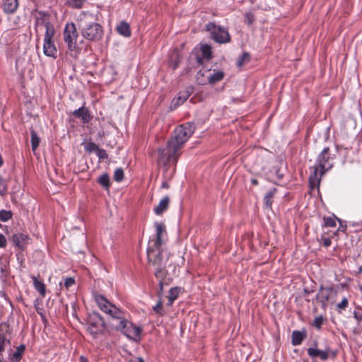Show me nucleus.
Returning a JSON list of instances; mask_svg holds the SVG:
<instances>
[{"label":"nucleus","mask_w":362,"mask_h":362,"mask_svg":"<svg viewBox=\"0 0 362 362\" xmlns=\"http://www.w3.org/2000/svg\"><path fill=\"white\" fill-rule=\"evenodd\" d=\"M7 245V240L6 237L0 233V247H5Z\"/></svg>","instance_id":"obj_39"},{"label":"nucleus","mask_w":362,"mask_h":362,"mask_svg":"<svg viewBox=\"0 0 362 362\" xmlns=\"http://www.w3.org/2000/svg\"><path fill=\"white\" fill-rule=\"evenodd\" d=\"M170 197L168 196L163 197L159 202L158 204L154 208V213L159 216L165 212L169 207Z\"/></svg>","instance_id":"obj_15"},{"label":"nucleus","mask_w":362,"mask_h":362,"mask_svg":"<svg viewBox=\"0 0 362 362\" xmlns=\"http://www.w3.org/2000/svg\"><path fill=\"white\" fill-rule=\"evenodd\" d=\"M250 60V54L247 52H244L237 60L236 64L238 66L241 67L244 64L249 62Z\"/></svg>","instance_id":"obj_25"},{"label":"nucleus","mask_w":362,"mask_h":362,"mask_svg":"<svg viewBox=\"0 0 362 362\" xmlns=\"http://www.w3.org/2000/svg\"><path fill=\"white\" fill-rule=\"evenodd\" d=\"M307 352L312 358L320 357L322 360H327L328 358V352L326 351H322L315 348H308Z\"/></svg>","instance_id":"obj_16"},{"label":"nucleus","mask_w":362,"mask_h":362,"mask_svg":"<svg viewBox=\"0 0 362 362\" xmlns=\"http://www.w3.org/2000/svg\"><path fill=\"white\" fill-rule=\"evenodd\" d=\"M176 57L178 58L177 54H176ZM179 59H177V62L172 65L173 69H175L178 66Z\"/></svg>","instance_id":"obj_42"},{"label":"nucleus","mask_w":362,"mask_h":362,"mask_svg":"<svg viewBox=\"0 0 362 362\" xmlns=\"http://www.w3.org/2000/svg\"><path fill=\"white\" fill-rule=\"evenodd\" d=\"M303 339V334L299 331H294L292 333V344L298 346L301 344Z\"/></svg>","instance_id":"obj_24"},{"label":"nucleus","mask_w":362,"mask_h":362,"mask_svg":"<svg viewBox=\"0 0 362 362\" xmlns=\"http://www.w3.org/2000/svg\"><path fill=\"white\" fill-rule=\"evenodd\" d=\"M358 272L362 273V265L358 268Z\"/></svg>","instance_id":"obj_48"},{"label":"nucleus","mask_w":362,"mask_h":362,"mask_svg":"<svg viewBox=\"0 0 362 362\" xmlns=\"http://www.w3.org/2000/svg\"><path fill=\"white\" fill-rule=\"evenodd\" d=\"M43 52L47 57L57 58V50L53 40L44 41Z\"/></svg>","instance_id":"obj_13"},{"label":"nucleus","mask_w":362,"mask_h":362,"mask_svg":"<svg viewBox=\"0 0 362 362\" xmlns=\"http://www.w3.org/2000/svg\"><path fill=\"white\" fill-rule=\"evenodd\" d=\"M74 117L81 118L83 123H88L90 121L91 117L88 110L85 107H81L73 112Z\"/></svg>","instance_id":"obj_14"},{"label":"nucleus","mask_w":362,"mask_h":362,"mask_svg":"<svg viewBox=\"0 0 362 362\" xmlns=\"http://www.w3.org/2000/svg\"><path fill=\"white\" fill-rule=\"evenodd\" d=\"M98 149V147L97 146L96 144H95L93 143L89 144L86 148V150L90 152H91L93 151H97Z\"/></svg>","instance_id":"obj_40"},{"label":"nucleus","mask_w":362,"mask_h":362,"mask_svg":"<svg viewBox=\"0 0 362 362\" xmlns=\"http://www.w3.org/2000/svg\"><path fill=\"white\" fill-rule=\"evenodd\" d=\"M321 240L322 241V244L325 247H327L331 245V240L329 238L322 237Z\"/></svg>","instance_id":"obj_41"},{"label":"nucleus","mask_w":362,"mask_h":362,"mask_svg":"<svg viewBox=\"0 0 362 362\" xmlns=\"http://www.w3.org/2000/svg\"><path fill=\"white\" fill-rule=\"evenodd\" d=\"M153 310L156 313L159 314L160 315H164V310L163 308L161 300H159L157 304L153 307Z\"/></svg>","instance_id":"obj_34"},{"label":"nucleus","mask_w":362,"mask_h":362,"mask_svg":"<svg viewBox=\"0 0 362 362\" xmlns=\"http://www.w3.org/2000/svg\"><path fill=\"white\" fill-rule=\"evenodd\" d=\"M190 95L189 91L179 93L178 96L175 100L173 101V105L174 107L179 106L182 104Z\"/></svg>","instance_id":"obj_21"},{"label":"nucleus","mask_w":362,"mask_h":362,"mask_svg":"<svg viewBox=\"0 0 362 362\" xmlns=\"http://www.w3.org/2000/svg\"><path fill=\"white\" fill-rule=\"evenodd\" d=\"M4 160L2 156L0 155V167L3 165Z\"/></svg>","instance_id":"obj_47"},{"label":"nucleus","mask_w":362,"mask_h":362,"mask_svg":"<svg viewBox=\"0 0 362 362\" xmlns=\"http://www.w3.org/2000/svg\"><path fill=\"white\" fill-rule=\"evenodd\" d=\"M124 178V171L122 168H117L115 170L114 179L117 182H120Z\"/></svg>","instance_id":"obj_32"},{"label":"nucleus","mask_w":362,"mask_h":362,"mask_svg":"<svg viewBox=\"0 0 362 362\" xmlns=\"http://www.w3.org/2000/svg\"><path fill=\"white\" fill-rule=\"evenodd\" d=\"M6 342V337L4 334L0 333V355L5 349V344Z\"/></svg>","instance_id":"obj_36"},{"label":"nucleus","mask_w":362,"mask_h":362,"mask_svg":"<svg viewBox=\"0 0 362 362\" xmlns=\"http://www.w3.org/2000/svg\"><path fill=\"white\" fill-rule=\"evenodd\" d=\"M156 238L149 240L147 248L148 264L153 267L154 275L159 281L160 290L163 289L165 278L167 274L166 265L168 260V254L161 247L164 243V236L166 234L165 226L163 223H155Z\"/></svg>","instance_id":"obj_1"},{"label":"nucleus","mask_w":362,"mask_h":362,"mask_svg":"<svg viewBox=\"0 0 362 362\" xmlns=\"http://www.w3.org/2000/svg\"><path fill=\"white\" fill-rule=\"evenodd\" d=\"M161 187L162 188H165V189H168V188H169V185L168 184L167 182H163L162 183Z\"/></svg>","instance_id":"obj_43"},{"label":"nucleus","mask_w":362,"mask_h":362,"mask_svg":"<svg viewBox=\"0 0 362 362\" xmlns=\"http://www.w3.org/2000/svg\"><path fill=\"white\" fill-rule=\"evenodd\" d=\"M247 22L249 24H252L253 22V19L252 18V17L249 16L248 15H247Z\"/></svg>","instance_id":"obj_45"},{"label":"nucleus","mask_w":362,"mask_h":362,"mask_svg":"<svg viewBox=\"0 0 362 362\" xmlns=\"http://www.w3.org/2000/svg\"><path fill=\"white\" fill-rule=\"evenodd\" d=\"M75 284V280L74 278L69 277L66 278L64 281V286L66 288L72 286Z\"/></svg>","instance_id":"obj_38"},{"label":"nucleus","mask_w":362,"mask_h":362,"mask_svg":"<svg viewBox=\"0 0 362 362\" xmlns=\"http://www.w3.org/2000/svg\"><path fill=\"white\" fill-rule=\"evenodd\" d=\"M207 30L210 33L211 37L219 44L227 43L230 41V36L225 28L209 23L206 25Z\"/></svg>","instance_id":"obj_8"},{"label":"nucleus","mask_w":362,"mask_h":362,"mask_svg":"<svg viewBox=\"0 0 362 362\" xmlns=\"http://www.w3.org/2000/svg\"><path fill=\"white\" fill-rule=\"evenodd\" d=\"M251 183L253 185H258V181L256 179H252L251 180Z\"/></svg>","instance_id":"obj_44"},{"label":"nucleus","mask_w":362,"mask_h":362,"mask_svg":"<svg viewBox=\"0 0 362 362\" xmlns=\"http://www.w3.org/2000/svg\"><path fill=\"white\" fill-rule=\"evenodd\" d=\"M225 74L221 70L207 69L200 70L197 74V81L199 84L214 85L224 78Z\"/></svg>","instance_id":"obj_6"},{"label":"nucleus","mask_w":362,"mask_h":362,"mask_svg":"<svg viewBox=\"0 0 362 362\" xmlns=\"http://www.w3.org/2000/svg\"><path fill=\"white\" fill-rule=\"evenodd\" d=\"M80 359L81 362H88L87 358L84 356H81Z\"/></svg>","instance_id":"obj_46"},{"label":"nucleus","mask_w":362,"mask_h":362,"mask_svg":"<svg viewBox=\"0 0 362 362\" xmlns=\"http://www.w3.org/2000/svg\"><path fill=\"white\" fill-rule=\"evenodd\" d=\"M337 294L332 287H321L316 295V299L325 308L329 301Z\"/></svg>","instance_id":"obj_11"},{"label":"nucleus","mask_w":362,"mask_h":362,"mask_svg":"<svg viewBox=\"0 0 362 362\" xmlns=\"http://www.w3.org/2000/svg\"><path fill=\"white\" fill-rule=\"evenodd\" d=\"M98 182L105 188L107 189L110 186V180L107 174L104 173L98 178Z\"/></svg>","instance_id":"obj_27"},{"label":"nucleus","mask_w":362,"mask_h":362,"mask_svg":"<svg viewBox=\"0 0 362 362\" xmlns=\"http://www.w3.org/2000/svg\"><path fill=\"white\" fill-rule=\"evenodd\" d=\"M117 31L121 35L128 37L131 35V30L129 25L125 22L122 21L117 27Z\"/></svg>","instance_id":"obj_18"},{"label":"nucleus","mask_w":362,"mask_h":362,"mask_svg":"<svg viewBox=\"0 0 362 362\" xmlns=\"http://www.w3.org/2000/svg\"><path fill=\"white\" fill-rule=\"evenodd\" d=\"M44 28L45 29L44 41L53 40V37L55 33L53 25L49 21H46L43 18L37 19L35 23L36 32L42 31Z\"/></svg>","instance_id":"obj_10"},{"label":"nucleus","mask_w":362,"mask_h":362,"mask_svg":"<svg viewBox=\"0 0 362 362\" xmlns=\"http://www.w3.org/2000/svg\"><path fill=\"white\" fill-rule=\"evenodd\" d=\"M324 226L326 227H335L336 226V218L335 217H324L323 218Z\"/></svg>","instance_id":"obj_31"},{"label":"nucleus","mask_w":362,"mask_h":362,"mask_svg":"<svg viewBox=\"0 0 362 362\" xmlns=\"http://www.w3.org/2000/svg\"><path fill=\"white\" fill-rule=\"evenodd\" d=\"M180 288L178 287L172 288L169 291V294H168V305H172L173 302L177 298L179 293H180Z\"/></svg>","instance_id":"obj_23"},{"label":"nucleus","mask_w":362,"mask_h":362,"mask_svg":"<svg viewBox=\"0 0 362 362\" xmlns=\"http://www.w3.org/2000/svg\"><path fill=\"white\" fill-rule=\"evenodd\" d=\"M105 328V322L101 315L93 312L87 318V330L94 337L102 334Z\"/></svg>","instance_id":"obj_7"},{"label":"nucleus","mask_w":362,"mask_h":362,"mask_svg":"<svg viewBox=\"0 0 362 362\" xmlns=\"http://www.w3.org/2000/svg\"><path fill=\"white\" fill-rule=\"evenodd\" d=\"M78 27L83 37L90 41L100 40L103 35L102 26L93 21V16L90 14L83 13L78 19Z\"/></svg>","instance_id":"obj_5"},{"label":"nucleus","mask_w":362,"mask_h":362,"mask_svg":"<svg viewBox=\"0 0 362 362\" xmlns=\"http://www.w3.org/2000/svg\"><path fill=\"white\" fill-rule=\"evenodd\" d=\"M32 279L35 288L40 293L42 297H45L46 289L44 283L38 281L35 276H32Z\"/></svg>","instance_id":"obj_20"},{"label":"nucleus","mask_w":362,"mask_h":362,"mask_svg":"<svg viewBox=\"0 0 362 362\" xmlns=\"http://www.w3.org/2000/svg\"><path fill=\"white\" fill-rule=\"evenodd\" d=\"M195 129L194 123L187 122L177 127L173 132L171 139L168 141L165 148L158 149V160L163 165L176 163L180 150L190 138Z\"/></svg>","instance_id":"obj_2"},{"label":"nucleus","mask_w":362,"mask_h":362,"mask_svg":"<svg viewBox=\"0 0 362 362\" xmlns=\"http://www.w3.org/2000/svg\"><path fill=\"white\" fill-rule=\"evenodd\" d=\"M13 214L11 211L1 210L0 211V221L6 222L12 218Z\"/></svg>","instance_id":"obj_28"},{"label":"nucleus","mask_w":362,"mask_h":362,"mask_svg":"<svg viewBox=\"0 0 362 362\" xmlns=\"http://www.w3.org/2000/svg\"><path fill=\"white\" fill-rule=\"evenodd\" d=\"M139 362H144V359H143V358H139Z\"/></svg>","instance_id":"obj_49"},{"label":"nucleus","mask_w":362,"mask_h":362,"mask_svg":"<svg viewBox=\"0 0 362 362\" xmlns=\"http://www.w3.org/2000/svg\"><path fill=\"white\" fill-rule=\"evenodd\" d=\"M25 351V346H19L16 351L11 356L10 362H20L22 355Z\"/></svg>","instance_id":"obj_19"},{"label":"nucleus","mask_w":362,"mask_h":362,"mask_svg":"<svg viewBox=\"0 0 362 362\" xmlns=\"http://www.w3.org/2000/svg\"><path fill=\"white\" fill-rule=\"evenodd\" d=\"M40 144V139L35 131L31 132V144L33 151H35Z\"/></svg>","instance_id":"obj_26"},{"label":"nucleus","mask_w":362,"mask_h":362,"mask_svg":"<svg viewBox=\"0 0 362 362\" xmlns=\"http://www.w3.org/2000/svg\"><path fill=\"white\" fill-rule=\"evenodd\" d=\"M83 0H68V4L72 8H80L82 7Z\"/></svg>","instance_id":"obj_33"},{"label":"nucleus","mask_w":362,"mask_h":362,"mask_svg":"<svg viewBox=\"0 0 362 362\" xmlns=\"http://www.w3.org/2000/svg\"><path fill=\"white\" fill-rule=\"evenodd\" d=\"M96 154L100 159H105L108 156L106 151H105L104 149H102V148H99L96 151Z\"/></svg>","instance_id":"obj_37"},{"label":"nucleus","mask_w":362,"mask_h":362,"mask_svg":"<svg viewBox=\"0 0 362 362\" xmlns=\"http://www.w3.org/2000/svg\"><path fill=\"white\" fill-rule=\"evenodd\" d=\"M202 57L205 59H209L211 58V47L208 45H202L201 47Z\"/></svg>","instance_id":"obj_29"},{"label":"nucleus","mask_w":362,"mask_h":362,"mask_svg":"<svg viewBox=\"0 0 362 362\" xmlns=\"http://www.w3.org/2000/svg\"><path fill=\"white\" fill-rule=\"evenodd\" d=\"M349 305V300L348 299L344 297L342 300L337 304V310L340 313L342 312V310H344Z\"/></svg>","instance_id":"obj_30"},{"label":"nucleus","mask_w":362,"mask_h":362,"mask_svg":"<svg viewBox=\"0 0 362 362\" xmlns=\"http://www.w3.org/2000/svg\"><path fill=\"white\" fill-rule=\"evenodd\" d=\"M1 6L6 13H13L19 6V0H1Z\"/></svg>","instance_id":"obj_12"},{"label":"nucleus","mask_w":362,"mask_h":362,"mask_svg":"<svg viewBox=\"0 0 362 362\" xmlns=\"http://www.w3.org/2000/svg\"><path fill=\"white\" fill-rule=\"evenodd\" d=\"M334 155L331 154L328 147L325 148L318 155L313 173L309 177L312 188L318 187L322 175L333 167Z\"/></svg>","instance_id":"obj_4"},{"label":"nucleus","mask_w":362,"mask_h":362,"mask_svg":"<svg viewBox=\"0 0 362 362\" xmlns=\"http://www.w3.org/2000/svg\"><path fill=\"white\" fill-rule=\"evenodd\" d=\"M0 362H2L1 361H0Z\"/></svg>","instance_id":"obj_50"},{"label":"nucleus","mask_w":362,"mask_h":362,"mask_svg":"<svg viewBox=\"0 0 362 362\" xmlns=\"http://www.w3.org/2000/svg\"><path fill=\"white\" fill-rule=\"evenodd\" d=\"M28 239V235L23 233H16L13 235V242L16 246L23 248Z\"/></svg>","instance_id":"obj_17"},{"label":"nucleus","mask_w":362,"mask_h":362,"mask_svg":"<svg viewBox=\"0 0 362 362\" xmlns=\"http://www.w3.org/2000/svg\"><path fill=\"white\" fill-rule=\"evenodd\" d=\"M323 317L322 316H318L315 318V320L313 322V326H315L317 329H320L322 323H323Z\"/></svg>","instance_id":"obj_35"},{"label":"nucleus","mask_w":362,"mask_h":362,"mask_svg":"<svg viewBox=\"0 0 362 362\" xmlns=\"http://www.w3.org/2000/svg\"><path fill=\"white\" fill-rule=\"evenodd\" d=\"M77 39L78 33L75 24L67 23L64 29V40L70 51L76 49Z\"/></svg>","instance_id":"obj_9"},{"label":"nucleus","mask_w":362,"mask_h":362,"mask_svg":"<svg viewBox=\"0 0 362 362\" xmlns=\"http://www.w3.org/2000/svg\"><path fill=\"white\" fill-rule=\"evenodd\" d=\"M95 300L103 313L110 315L112 320L117 321V324L115 325L116 330L120 331L131 340L135 341L140 340L141 328L127 320L124 313L121 309L116 307L102 295H95Z\"/></svg>","instance_id":"obj_3"},{"label":"nucleus","mask_w":362,"mask_h":362,"mask_svg":"<svg viewBox=\"0 0 362 362\" xmlns=\"http://www.w3.org/2000/svg\"><path fill=\"white\" fill-rule=\"evenodd\" d=\"M276 188H273L272 189L269 190L264 196V202L267 208L271 209L272 202H273V197L276 192Z\"/></svg>","instance_id":"obj_22"}]
</instances>
